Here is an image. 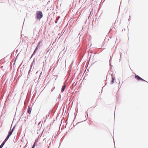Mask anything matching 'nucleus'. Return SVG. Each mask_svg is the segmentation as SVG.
I'll use <instances>...</instances> for the list:
<instances>
[{"instance_id": "nucleus-2", "label": "nucleus", "mask_w": 148, "mask_h": 148, "mask_svg": "<svg viewBox=\"0 0 148 148\" xmlns=\"http://www.w3.org/2000/svg\"><path fill=\"white\" fill-rule=\"evenodd\" d=\"M135 78L138 81H140L141 80L142 81H145L142 78H141L139 76H138V75H136L135 76Z\"/></svg>"}, {"instance_id": "nucleus-5", "label": "nucleus", "mask_w": 148, "mask_h": 148, "mask_svg": "<svg viewBox=\"0 0 148 148\" xmlns=\"http://www.w3.org/2000/svg\"><path fill=\"white\" fill-rule=\"evenodd\" d=\"M5 143V141H4L3 142V143H2V144H1V145L0 146V148H2L3 146L4 145Z\"/></svg>"}, {"instance_id": "nucleus-9", "label": "nucleus", "mask_w": 148, "mask_h": 148, "mask_svg": "<svg viewBox=\"0 0 148 148\" xmlns=\"http://www.w3.org/2000/svg\"><path fill=\"white\" fill-rule=\"evenodd\" d=\"M38 46H37L36 47V48L35 49V50L34 51V53H35L36 51V50H37V49H38Z\"/></svg>"}, {"instance_id": "nucleus-10", "label": "nucleus", "mask_w": 148, "mask_h": 148, "mask_svg": "<svg viewBox=\"0 0 148 148\" xmlns=\"http://www.w3.org/2000/svg\"><path fill=\"white\" fill-rule=\"evenodd\" d=\"M40 42H38V45L37 46H38L39 45H40Z\"/></svg>"}, {"instance_id": "nucleus-4", "label": "nucleus", "mask_w": 148, "mask_h": 148, "mask_svg": "<svg viewBox=\"0 0 148 148\" xmlns=\"http://www.w3.org/2000/svg\"><path fill=\"white\" fill-rule=\"evenodd\" d=\"M66 88V85H64V86H62V91L63 92L64 90Z\"/></svg>"}, {"instance_id": "nucleus-7", "label": "nucleus", "mask_w": 148, "mask_h": 148, "mask_svg": "<svg viewBox=\"0 0 148 148\" xmlns=\"http://www.w3.org/2000/svg\"><path fill=\"white\" fill-rule=\"evenodd\" d=\"M13 132L12 131H10L8 133V135H10V136L12 134Z\"/></svg>"}, {"instance_id": "nucleus-1", "label": "nucleus", "mask_w": 148, "mask_h": 148, "mask_svg": "<svg viewBox=\"0 0 148 148\" xmlns=\"http://www.w3.org/2000/svg\"><path fill=\"white\" fill-rule=\"evenodd\" d=\"M43 16L42 13L41 11H37L36 12V17L38 19H40Z\"/></svg>"}, {"instance_id": "nucleus-8", "label": "nucleus", "mask_w": 148, "mask_h": 148, "mask_svg": "<svg viewBox=\"0 0 148 148\" xmlns=\"http://www.w3.org/2000/svg\"><path fill=\"white\" fill-rule=\"evenodd\" d=\"M36 144V142H35L34 144V145L33 146V147L32 148H34L35 146V145Z\"/></svg>"}, {"instance_id": "nucleus-6", "label": "nucleus", "mask_w": 148, "mask_h": 148, "mask_svg": "<svg viewBox=\"0 0 148 148\" xmlns=\"http://www.w3.org/2000/svg\"><path fill=\"white\" fill-rule=\"evenodd\" d=\"M10 136V135H9L8 134L7 137H6V139H5V140L4 141H5V142H6V141L9 138Z\"/></svg>"}, {"instance_id": "nucleus-12", "label": "nucleus", "mask_w": 148, "mask_h": 148, "mask_svg": "<svg viewBox=\"0 0 148 148\" xmlns=\"http://www.w3.org/2000/svg\"><path fill=\"white\" fill-rule=\"evenodd\" d=\"M45 138L44 139V140H45Z\"/></svg>"}, {"instance_id": "nucleus-3", "label": "nucleus", "mask_w": 148, "mask_h": 148, "mask_svg": "<svg viewBox=\"0 0 148 148\" xmlns=\"http://www.w3.org/2000/svg\"><path fill=\"white\" fill-rule=\"evenodd\" d=\"M32 110V109L31 108L30 106H29L28 107V110L27 111V112L28 113H30Z\"/></svg>"}, {"instance_id": "nucleus-11", "label": "nucleus", "mask_w": 148, "mask_h": 148, "mask_svg": "<svg viewBox=\"0 0 148 148\" xmlns=\"http://www.w3.org/2000/svg\"><path fill=\"white\" fill-rule=\"evenodd\" d=\"M14 127H15V126H14V127L12 129V130H11V131H12V132H13V130H14Z\"/></svg>"}, {"instance_id": "nucleus-13", "label": "nucleus", "mask_w": 148, "mask_h": 148, "mask_svg": "<svg viewBox=\"0 0 148 148\" xmlns=\"http://www.w3.org/2000/svg\"><path fill=\"white\" fill-rule=\"evenodd\" d=\"M112 83H113V82H114V81H113V80L112 81Z\"/></svg>"}]
</instances>
